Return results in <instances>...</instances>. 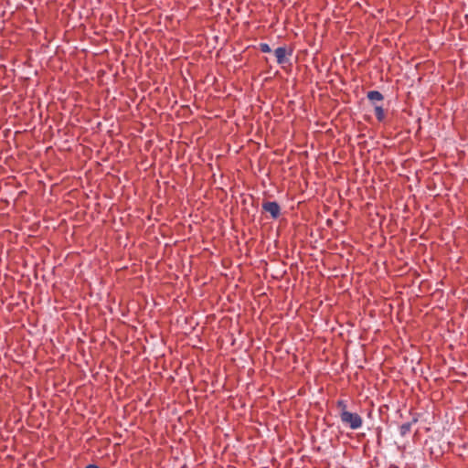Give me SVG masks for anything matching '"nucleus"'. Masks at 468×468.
Wrapping results in <instances>:
<instances>
[{
	"label": "nucleus",
	"instance_id": "nucleus-12",
	"mask_svg": "<svg viewBox=\"0 0 468 468\" xmlns=\"http://www.w3.org/2000/svg\"><path fill=\"white\" fill-rule=\"evenodd\" d=\"M30 32H31V37H34V35H35V33H36V31H35V30H33V29H30Z\"/></svg>",
	"mask_w": 468,
	"mask_h": 468
},
{
	"label": "nucleus",
	"instance_id": "nucleus-9",
	"mask_svg": "<svg viewBox=\"0 0 468 468\" xmlns=\"http://www.w3.org/2000/svg\"><path fill=\"white\" fill-rule=\"evenodd\" d=\"M36 226L38 228L39 227V222L34 223L33 225H31V229H30L31 232L37 231V229H35Z\"/></svg>",
	"mask_w": 468,
	"mask_h": 468
},
{
	"label": "nucleus",
	"instance_id": "nucleus-6",
	"mask_svg": "<svg viewBox=\"0 0 468 468\" xmlns=\"http://www.w3.org/2000/svg\"><path fill=\"white\" fill-rule=\"evenodd\" d=\"M374 111L377 120L382 122L385 120V112L382 105H375Z\"/></svg>",
	"mask_w": 468,
	"mask_h": 468
},
{
	"label": "nucleus",
	"instance_id": "nucleus-8",
	"mask_svg": "<svg viewBox=\"0 0 468 468\" xmlns=\"http://www.w3.org/2000/svg\"><path fill=\"white\" fill-rule=\"evenodd\" d=\"M259 49L262 52V53H270L271 51V47L269 46V44L267 43H260L259 44Z\"/></svg>",
	"mask_w": 468,
	"mask_h": 468
},
{
	"label": "nucleus",
	"instance_id": "nucleus-10",
	"mask_svg": "<svg viewBox=\"0 0 468 468\" xmlns=\"http://www.w3.org/2000/svg\"><path fill=\"white\" fill-rule=\"evenodd\" d=\"M85 468H101L97 464H88Z\"/></svg>",
	"mask_w": 468,
	"mask_h": 468
},
{
	"label": "nucleus",
	"instance_id": "nucleus-11",
	"mask_svg": "<svg viewBox=\"0 0 468 468\" xmlns=\"http://www.w3.org/2000/svg\"><path fill=\"white\" fill-rule=\"evenodd\" d=\"M35 439H38V435H36V436H35V434L31 431V437H30L31 441H32L33 440H35Z\"/></svg>",
	"mask_w": 468,
	"mask_h": 468
},
{
	"label": "nucleus",
	"instance_id": "nucleus-5",
	"mask_svg": "<svg viewBox=\"0 0 468 468\" xmlns=\"http://www.w3.org/2000/svg\"><path fill=\"white\" fill-rule=\"evenodd\" d=\"M367 98L374 106L378 105V102L384 100L383 94L378 90H369L367 94Z\"/></svg>",
	"mask_w": 468,
	"mask_h": 468
},
{
	"label": "nucleus",
	"instance_id": "nucleus-1",
	"mask_svg": "<svg viewBox=\"0 0 468 468\" xmlns=\"http://www.w3.org/2000/svg\"><path fill=\"white\" fill-rule=\"evenodd\" d=\"M340 420L344 426L353 431L360 429L363 424L362 417L356 412L345 411Z\"/></svg>",
	"mask_w": 468,
	"mask_h": 468
},
{
	"label": "nucleus",
	"instance_id": "nucleus-3",
	"mask_svg": "<svg viewBox=\"0 0 468 468\" xmlns=\"http://www.w3.org/2000/svg\"><path fill=\"white\" fill-rule=\"evenodd\" d=\"M293 52L292 48H288L287 46L278 47L274 50V54L276 57L277 63L280 65H283L289 61L288 57L292 56Z\"/></svg>",
	"mask_w": 468,
	"mask_h": 468
},
{
	"label": "nucleus",
	"instance_id": "nucleus-4",
	"mask_svg": "<svg viewBox=\"0 0 468 468\" xmlns=\"http://www.w3.org/2000/svg\"><path fill=\"white\" fill-rule=\"evenodd\" d=\"M418 417L414 416L410 421L403 423L399 426V434L402 437H405L411 431V426L418 422Z\"/></svg>",
	"mask_w": 468,
	"mask_h": 468
},
{
	"label": "nucleus",
	"instance_id": "nucleus-7",
	"mask_svg": "<svg viewBox=\"0 0 468 468\" xmlns=\"http://www.w3.org/2000/svg\"><path fill=\"white\" fill-rule=\"evenodd\" d=\"M336 408H337V410H338V411H339V418H340L341 416H343V413H344L345 411H349V410H348V406H347V401H346V400H345V399H338V400L336 401Z\"/></svg>",
	"mask_w": 468,
	"mask_h": 468
},
{
	"label": "nucleus",
	"instance_id": "nucleus-2",
	"mask_svg": "<svg viewBox=\"0 0 468 468\" xmlns=\"http://www.w3.org/2000/svg\"><path fill=\"white\" fill-rule=\"evenodd\" d=\"M262 211L270 213L271 219L275 220L281 216V206L277 201H263Z\"/></svg>",
	"mask_w": 468,
	"mask_h": 468
},
{
	"label": "nucleus",
	"instance_id": "nucleus-13",
	"mask_svg": "<svg viewBox=\"0 0 468 468\" xmlns=\"http://www.w3.org/2000/svg\"><path fill=\"white\" fill-rule=\"evenodd\" d=\"M34 244H35V241L31 242L30 247L32 248L34 246Z\"/></svg>",
	"mask_w": 468,
	"mask_h": 468
}]
</instances>
